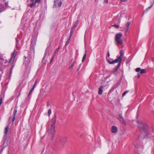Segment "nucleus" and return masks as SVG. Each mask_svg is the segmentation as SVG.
Wrapping results in <instances>:
<instances>
[{
  "label": "nucleus",
  "instance_id": "nucleus-1",
  "mask_svg": "<svg viewBox=\"0 0 154 154\" xmlns=\"http://www.w3.org/2000/svg\"><path fill=\"white\" fill-rule=\"evenodd\" d=\"M120 56L116 59L111 62L109 59H107V62L110 64H113L118 62L121 63L122 58L124 56V52L122 50L120 51Z\"/></svg>",
  "mask_w": 154,
  "mask_h": 154
},
{
  "label": "nucleus",
  "instance_id": "nucleus-2",
  "mask_svg": "<svg viewBox=\"0 0 154 154\" xmlns=\"http://www.w3.org/2000/svg\"><path fill=\"white\" fill-rule=\"evenodd\" d=\"M122 36V34L120 33H118L115 36V40L117 42L116 45H117L122 44L123 40L121 39Z\"/></svg>",
  "mask_w": 154,
  "mask_h": 154
},
{
  "label": "nucleus",
  "instance_id": "nucleus-3",
  "mask_svg": "<svg viewBox=\"0 0 154 154\" xmlns=\"http://www.w3.org/2000/svg\"><path fill=\"white\" fill-rule=\"evenodd\" d=\"M5 0H0V12L4 10V7L7 6L8 4V2H4Z\"/></svg>",
  "mask_w": 154,
  "mask_h": 154
},
{
  "label": "nucleus",
  "instance_id": "nucleus-4",
  "mask_svg": "<svg viewBox=\"0 0 154 154\" xmlns=\"http://www.w3.org/2000/svg\"><path fill=\"white\" fill-rule=\"evenodd\" d=\"M135 71L136 72H138L137 73V76L138 78H139L140 76V73L142 74L143 73H145L146 72V71L145 69H141L140 68H137L135 69Z\"/></svg>",
  "mask_w": 154,
  "mask_h": 154
},
{
  "label": "nucleus",
  "instance_id": "nucleus-5",
  "mask_svg": "<svg viewBox=\"0 0 154 154\" xmlns=\"http://www.w3.org/2000/svg\"><path fill=\"white\" fill-rule=\"evenodd\" d=\"M63 0H56L54 2L53 7H60L62 5Z\"/></svg>",
  "mask_w": 154,
  "mask_h": 154
},
{
  "label": "nucleus",
  "instance_id": "nucleus-6",
  "mask_svg": "<svg viewBox=\"0 0 154 154\" xmlns=\"http://www.w3.org/2000/svg\"><path fill=\"white\" fill-rule=\"evenodd\" d=\"M55 126L54 125H51V127H50L48 130V131L46 133H49V134H53L55 133Z\"/></svg>",
  "mask_w": 154,
  "mask_h": 154
},
{
  "label": "nucleus",
  "instance_id": "nucleus-7",
  "mask_svg": "<svg viewBox=\"0 0 154 154\" xmlns=\"http://www.w3.org/2000/svg\"><path fill=\"white\" fill-rule=\"evenodd\" d=\"M27 5L31 8L33 7L35 5L34 0H27Z\"/></svg>",
  "mask_w": 154,
  "mask_h": 154
},
{
  "label": "nucleus",
  "instance_id": "nucleus-8",
  "mask_svg": "<svg viewBox=\"0 0 154 154\" xmlns=\"http://www.w3.org/2000/svg\"><path fill=\"white\" fill-rule=\"evenodd\" d=\"M142 124L143 125V126L139 125V128L140 130H143L145 132L146 130V129L147 127V125L146 124H143L142 123Z\"/></svg>",
  "mask_w": 154,
  "mask_h": 154
},
{
  "label": "nucleus",
  "instance_id": "nucleus-9",
  "mask_svg": "<svg viewBox=\"0 0 154 154\" xmlns=\"http://www.w3.org/2000/svg\"><path fill=\"white\" fill-rule=\"evenodd\" d=\"M131 22L130 21H128L126 24V27L125 28V30L126 32H127L129 29V26Z\"/></svg>",
  "mask_w": 154,
  "mask_h": 154
},
{
  "label": "nucleus",
  "instance_id": "nucleus-10",
  "mask_svg": "<svg viewBox=\"0 0 154 154\" xmlns=\"http://www.w3.org/2000/svg\"><path fill=\"white\" fill-rule=\"evenodd\" d=\"M51 122L52 123L51 125H54V126H55V125L56 122V119L55 116L52 118Z\"/></svg>",
  "mask_w": 154,
  "mask_h": 154
},
{
  "label": "nucleus",
  "instance_id": "nucleus-11",
  "mask_svg": "<svg viewBox=\"0 0 154 154\" xmlns=\"http://www.w3.org/2000/svg\"><path fill=\"white\" fill-rule=\"evenodd\" d=\"M111 131L112 133H116L117 131V128L115 126H113L112 128Z\"/></svg>",
  "mask_w": 154,
  "mask_h": 154
},
{
  "label": "nucleus",
  "instance_id": "nucleus-12",
  "mask_svg": "<svg viewBox=\"0 0 154 154\" xmlns=\"http://www.w3.org/2000/svg\"><path fill=\"white\" fill-rule=\"evenodd\" d=\"M17 112V110L16 109H14V113H13L14 117L13 118V119H12V122L13 123L14 121V120L15 119V116L16 115Z\"/></svg>",
  "mask_w": 154,
  "mask_h": 154
},
{
  "label": "nucleus",
  "instance_id": "nucleus-13",
  "mask_svg": "<svg viewBox=\"0 0 154 154\" xmlns=\"http://www.w3.org/2000/svg\"><path fill=\"white\" fill-rule=\"evenodd\" d=\"M60 141L61 144H63L66 141V140L64 138H61L60 139Z\"/></svg>",
  "mask_w": 154,
  "mask_h": 154
},
{
  "label": "nucleus",
  "instance_id": "nucleus-14",
  "mask_svg": "<svg viewBox=\"0 0 154 154\" xmlns=\"http://www.w3.org/2000/svg\"><path fill=\"white\" fill-rule=\"evenodd\" d=\"M119 63L118 65H117V66L115 67V69H114V74H115V72H117L118 69L119 67H120V63H121L118 62Z\"/></svg>",
  "mask_w": 154,
  "mask_h": 154
},
{
  "label": "nucleus",
  "instance_id": "nucleus-15",
  "mask_svg": "<svg viewBox=\"0 0 154 154\" xmlns=\"http://www.w3.org/2000/svg\"><path fill=\"white\" fill-rule=\"evenodd\" d=\"M103 86H101L99 89L98 94L100 95H101L103 93Z\"/></svg>",
  "mask_w": 154,
  "mask_h": 154
},
{
  "label": "nucleus",
  "instance_id": "nucleus-16",
  "mask_svg": "<svg viewBox=\"0 0 154 154\" xmlns=\"http://www.w3.org/2000/svg\"><path fill=\"white\" fill-rule=\"evenodd\" d=\"M9 127L7 126L5 128V130L4 131V134L5 135H6L8 133V131Z\"/></svg>",
  "mask_w": 154,
  "mask_h": 154
},
{
  "label": "nucleus",
  "instance_id": "nucleus-17",
  "mask_svg": "<svg viewBox=\"0 0 154 154\" xmlns=\"http://www.w3.org/2000/svg\"><path fill=\"white\" fill-rule=\"evenodd\" d=\"M17 51L16 50H15L14 51L13 53H12L11 57L15 58V57L17 55Z\"/></svg>",
  "mask_w": 154,
  "mask_h": 154
},
{
  "label": "nucleus",
  "instance_id": "nucleus-18",
  "mask_svg": "<svg viewBox=\"0 0 154 154\" xmlns=\"http://www.w3.org/2000/svg\"><path fill=\"white\" fill-rule=\"evenodd\" d=\"M119 120L121 121V122H122L124 123L125 124V122L124 121L121 115H120L119 116Z\"/></svg>",
  "mask_w": 154,
  "mask_h": 154
},
{
  "label": "nucleus",
  "instance_id": "nucleus-19",
  "mask_svg": "<svg viewBox=\"0 0 154 154\" xmlns=\"http://www.w3.org/2000/svg\"><path fill=\"white\" fill-rule=\"evenodd\" d=\"M79 22V20H77L75 22L73 26V28L75 29L76 26L78 25Z\"/></svg>",
  "mask_w": 154,
  "mask_h": 154
},
{
  "label": "nucleus",
  "instance_id": "nucleus-20",
  "mask_svg": "<svg viewBox=\"0 0 154 154\" xmlns=\"http://www.w3.org/2000/svg\"><path fill=\"white\" fill-rule=\"evenodd\" d=\"M14 59L15 58L11 57V59H10L9 62V63L11 64H12L14 62Z\"/></svg>",
  "mask_w": 154,
  "mask_h": 154
},
{
  "label": "nucleus",
  "instance_id": "nucleus-21",
  "mask_svg": "<svg viewBox=\"0 0 154 154\" xmlns=\"http://www.w3.org/2000/svg\"><path fill=\"white\" fill-rule=\"evenodd\" d=\"M14 65H13L12 66V67L11 68V69L10 70V73H9V75L10 76L11 74L12 73V71H13V69L14 68Z\"/></svg>",
  "mask_w": 154,
  "mask_h": 154
},
{
  "label": "nucleus",
  "instance_id": "nucleus-22",
  "mask_svg": "<svg viewBox=\"0 0 154 154\" xmlns=\"http://www.w3.org/2000/svg\"><path fill=\"white\" fill-rule=\"evenodd\" d=\"M129 92V91L128 90H127L125 91L122 94V97H124L126 94L128 93Z\"/></svg>",
  "mask_w": 154,
  "mask_h": 154
},
{
  "label": "nucleus",
  "instance_id": "nucleus-23",
  "mask_svg": "<svg viewBox=\"0 0 154 154\" xmlns=\"http://www.w3.org/2000/svg\"><path fill=\"white\" fill-rule=\"evenodd\" d=\"M150 6H149V8H151L153 5L154 4V0H153L150 3Z\"/></svg>",
  "mask_w": 154,
  "mask_h": 154
},
{
  "label": "nucleus",
  "instance_id": "nucleus-24",
  "mask_svg": "<svg viewBox=\"0 0 154 154\" xmlns=\"http://www.w3.org/2000/svg\"><path fill=\"white\" fill-rule=\"evenodd\" d=\"M74 29L73 28H72V29L71 30L70 32V37L72 36L73 34V33L74 32Z\"/></svg>",
  "mask_w": 154,
  "mask_h": 154
},
{
  "label": "nucleus",
  "instance_id": "nucleus-25",
  "mask_svg": "<svg viewBox=\"0 0 154 154\" xmlns=\"http://www.w3.org/2000/svg\"><path fill=\"white\" fill-rule=\"evenodd\" d=\"M85 53L84 54V55L83 57V59H85L86 58V56L87 50H85Z\"/></svg>",
  "mask_w": 154,
  "mask_h": 154
},
{
  "label": "nucleus",
  "instance_id": "nucleus-26",
  "mask_svg": "<svg viewBox=\"0 0 154 154\" xmlns=\"http://www.w3.org/2000/svg\"><path fill=\"white\" fill-rule=\"evenodd\" d=\"M41 2V0H35V4L36 3H37L38 4H39Z\"/></svg>",
  "mask_w": 154,
  "mask_h": 154
},
{
  "label": "nucleus",
  "instance_id": "nucleus-27",
  "mask_svg": "<svg viewBox=\"0 0 154 154\" xmlns=\"http://www.w3.org/2000/svg\"><path fill=\"white\" fill-rule=\"evenodd\" d=\"M151 8H149V7L146 9L144 11V13H146V12L147 11H148Z\"/></svg>",
  "mask_w": 154,
  "mask_h": 154
},
{
  "label": "nucleus",
  "instance_id": "nucleus-28",
  "mask_svg": "<svg viewBox=\"0 0 154 154\" xmlns=\"http://www.w3.org/2000/svg\"><path fill=\"white\" fill-rule=\"evenodd\" d=\"M112 26L115 27L116 28L118 29L119 26V25L116 24H114Z\"/></svg>",
  "mask_w": 154,
  "mask_h": 154
},
{
  "label": "nucleus",
  "instance_id": "nucleus-29",
  "mask_svg": "<svg viewBox=\"0 0 154 154\" xmlns=\"http://www.w3.org/2000/svg\"><path fill=\"white\" fill-rule=\"evenodd\" d=\"M0 60H3L4 59L3 57V55L2 54H0Z\"/></svg>",
  "mask_w": 154,
  "mask_h": 154
},
{
  "label": "nucleus",
  "instance_id": "nucleus-30",
  "mask_svg": "<svg viewBox=\"0 0 154 154\" xmlns=\"http://www.w3.org/2000/svg\"><path fill=\"white\" fill-rule=\"evenodd\" d=\"M51 110L50 109H49L48 110V114L49 116L51 114Z\"/></svg>",
  "mask_w": 154,
  "mask_h": 154
},
{
  "label": "nucleus",
  "instance_id": "nucleus-31",
  "mask_svg": "<svg viewBox=\"0 0 154 154\" xmlns=\"http://www.w3.org/2000/svg\"><path fill=\"white\" fill-rule=\"evenodd\" d=\"M54 54L52 56L51 58V59L50 63H51V62L53 60V59L54 58Z\"/></svg>",
  "mask_w": 154,
  "mask_h": 154
},
{
  "label": "nucleus",
  "instance_id": "nucleus-32",
  "mask_svg": "<svg viewBox=\"0 0 154 154\" xmlns=\"http://www.w3.org/2000/svg\"><path fill=\"white\" fill-rule=\"evenodd\" d=\"M69 42H70L69 41L67 40L66 43L65 45H68L69 43Z\"/></svg>",
  "mask_w": 154,
  "mask_h": 154
},
{
  "label": "nucleus",
  "instance_id": "nucleus-33",
  "mask_svg": "<svg viewBox=\"0 0 154 154\" xmlns=\"http://www.w3.org/2000/svg\"><path fill=\"white\" fill-rule=\"evenodd\" d=\"M15 39L16 40V43H17V45L19 42L18 40V39L17 38H16Z\"/></svg>",
  "mask_w": 154,
  "mask_h": 154
},
{
  "label": "nucleus",
  "instance_id": "nucleus-34",
  "mask_svg": "<svg viewBox=\"0 0 154 154\" xmlns=\"http://www.w3.org/2000/svg\"><path fill=\"white\" fill-rule=\"evenodd\" d=\"M34 88H32L31 90V91H30L29 92V94H30L32 93V92L34 90Z\"/></svg>",
  "mask_w": 154,
  "mask_h": 154
},
{
  "label": "nucleus",
  "instance_id": "nucleus-35",
  "mask_svg": "<svg viewBox=\"0 0 154 154\" xmlns=\"http://www.w3.org/2000/svg\"><path fill=\"white\" fill-rule=\"evenodd\" d=\"M74 64H72V65H71V66H70L69 67V68L70 69H71V68H72V67L73 66H74Z\"/></svg>",
  "mask_w": 154,
  "mask_h": 154
},
{
  "label": "nucleus",
  "instance_id": "nucleus-36",
  "mask_svg": "<svg viewBox=\"0 0 154 154\" xmlns=\"http://www.w3.org/2000/svg\"><path fill=\"white\" fill-rule=\"evenodd\" d=\"M59 48H57V50H56L54 52V53H57L58 52V50H59Z\"/></svg>",
  "mask_w": 154,
  "mask_h": 154
},
{
  "label": "nucleus",
  "instance_id": "nucleus-37",
  "mask_svg": "<svg viewBox=\"0 0 154 154\" xmlns=\"http://www.w3.org/2000/svg\"><path fill=\"white\" fill-rule=\"evenodd\" d=\"M104 2L105 3H108V0H104Z\"/></svg>",
  "mask_w": 154,
  "mask_h": 154
},
{
  "label": "nucleus",
  "instance_id": "nucleus-38",
  "mask_svg": "<svg viewBox=\"0 0 154 154\" xmlns=\"http://www.w3.org/2000/svg\"><path fill=\"white\" fill-rule=\"evenodd\" d=\"M71 37H70V36L69 37V38L68 40V41H69V42H70V39H71Z\"/></svg>",
  "mask_w": 154,
  "mask_h": 154
},
{
  "label": "nucleus",
  "instance_id": "nucleus-39",
  "mask_svg": "<svg viewBox=\"0 0 154 154\" xmlns=\"http://www.w3.org/2000/svg\"><path fill=\"white\" fill-rule=\"evenodd\" d=\"M107 53H108V57H109V56H110V54H109V51H108Z\"/></svg>",
  "mask_w": 154,
  "mask_h": 154
},
{
  "label": "nucleus",
  "instance_id": "nucleus-40",
  "mask_svg": "<svg viewBox=\"0 0 154 154\" xmlns=\"http://www.w3.org/2000/svg\"><path fill=\"white\" fill-rule=\"evenodd\" d=\"M36 83H35V84H34V86H33V88H34V89H35V86H36Z\"/></svg>",
  "mask_w": 154,
  "mask_h": 154
},
{
  "label": "nucleus",
  "instance_id": "nucleus-41",
  "mask_svg": "<svg viewBox=\"0 0 154 154\" xmlns=\"http://www.w3.org/2000/svg\"><path fill=\"white\" fill-rule=\"evenodd\" d=\"M152 61L153 62H154V57L152 58Z\"/></svg>",
  "mask_w": 154,
  "mask_h": 154
},
{
  "label": "nucleus",
  "instance_id": "nucleus-42",
  "mask_svg": "<svg viewBox=\"0 0 154 154\" xmlns=\"http://www.w3.org/2000/svg\"><path fill=\"white\" fill-rule=\"evenodd\" d=\"M126 0H121V2H125Z\"/></svg>",
  "mask_w": 154,
  "mask_h": 154
},
{
  "label": "nucleus",
  "instance_id": "nucleus-43",
  "mask_svg": "<svg viewBox=\"0 0 154 154\" xmlns=\"http://www.w3.org/2000/svg\"><path fill=\"white\" fill-rule=\"evenodd\" d=\"M85 60V59H84L82 58V62H84V60Z\"/></svg>",
  "mask_w": 154,
  "mask_h": 154
},
{
  "label": "nucleus",
  "instance_id": "nucleus-44",
  "mask_svg": "<svg viewBox=\"0 0 154 154\" xmlns=\"http://www.w3.org/2000/svg\"><path fill=\"white\" fill-rule=\"evenodd\" d=\"M1 77H2V75H0V80L1 79Z\"/></svg>",
  "mask_w": 154,
  "mask_h": 154
},
{
  "label": "nucleus",
  "instance_id": "nucleus-45",
  "mask_svg": "<svg viewBox=\"0 0 154 154\" xmlns=\"http://www.w3.org/2000/svg\"><path fill=\"white\" fill-rule=\"evenodd\" d=\"M138 117V116L136 117L137 118Z\"/></svg>",
  "mask_w": 154,
  "mask_h": 154
}]
</instances>
